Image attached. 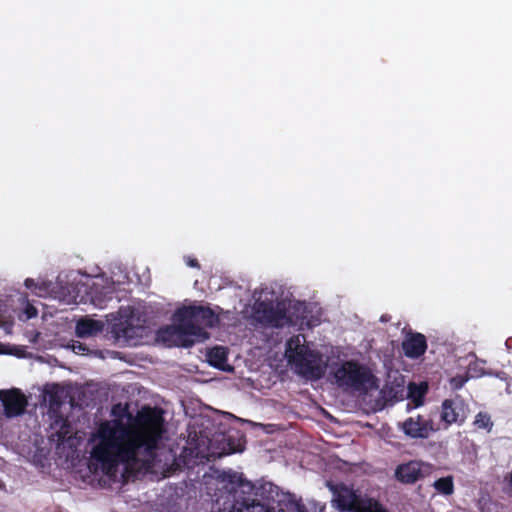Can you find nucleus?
Segmentation results:
<instances>
[{"label":"nucleus","mask_w":512,"mask_h":512,"mask_svg":"<svg viewBox=\"0 0 512 512\" xmlns=\"http://www.w3.org/2000/svg\"><path fill=\"white\" fill-rule=\"evenodd\" d=\"M74 349L78 348L79 350L85 351L86 349L83 347V344L79 343L78 346H73Z\"/></svg>","instance_id":"nucleus-26"},{"label":"nucleus","mask_w":512,"mask_h":512,"mask_svg":"<svg viewBox=\"0 0 512 512\" xmlns=\"http://www.w3.org/2000/svg\"><path fill=\"white\" fill-rule=\"evenodd\" d=\"M354 512H386L382 505L375 499L363 497L358 502Z\"/></svg>","instance_id":"nucleus-19"},{"label":"nucleus","mask_w":512,"mask_h":512,"mask_svg":"<svg viewBox=\"0 0 512 512\" xmlns=\"http://www.w3.org/2000/svg\"><path fill=\"white\" fill-rule=\"evenodd\" d=\"M255 305H256V304H254V305L252 306V311H255V309H256V308H255ZM254 313H255V312H252V315H253Z\"/></svg>","instance_id":"nucleus-29"},{"label":"nucleus","mask_w":512,"mask_h":512,"mask_svg":"<svg viewBox=\"0 0 512 512\" xmlns=\"http://www.w3.org/2000/svg\"><path fill=\"white\" fill-rule=\"evenodd\" d=\"M228 350L223 346H215L207 353V360L215 368L225 370L227 364Z\"/></svg>","instance_id":"nucleus-16"},{"label":"nucleus","mask_w":512,"mask_h":512,"mask_svg":"<svg viewBox=\"0 0 512 512\" xmlns=\"http://www.w3.org/2000/svg\"><path fill=\"white\" fill-rule=\"evenodd\" d=\"M51 408H59L64 403V389L59 384H53L45 389Z\"/></svg>","instance_id":"nucleus-17"},{"label":"nucleus","mask_w":512,"mask_h":512,"mask_svg":"<svg viewBox=\"0 0 512 512\" xmlns=\"http://www.w3.org/2000/svg\"><path fill=\"white\" fill-rule=\"evenodd\" d=\"M27 315L29 318L35 317L37 315V310L34 307L27 309Z\"/></svg>","instance_id":"nucleus-23"},{"label":"nucleus","mask_w":512,"mask_h":512,"mask_svg":"<svg viewBox=\"0 0 512 512\" xmlns=\"http://www.w3.org/2000/svg\"><path fill=\"white\" fill-rule=\"evenodd\" d=\"M394 476L396 480L402 484H415L424 477L422 463L416 460H411L409 462L399 464L395 469Z\"/></svg>","instance_id":"nucleus-12"},{"label":"nucleus","mask_w":512,"mask_h":512,"mask_svg":"<svg viewBox=\"0 0 512 512\" xmlns=\"http://www.w3.org/2000/svg\"><path fill=\"white\" fill-rule=\"evenodd\" d=\"M425 391H426V387L422 391H420V393H419V397L420 398L423 397V394L425 393Z\"/></svg>","instance_id":"nucleus-28"},{"label":"nucleus","mask_w":512,"mask_h":512,"mask_svg":"<svg viewBox=\"0 0 512 512\" xmlns=\"http://www.w3.org/2000/svg\"><path fill=\"white\" fill-rule=\"evenodd\" d=\"M136 328L128 323L127 321H120L114 323L111 328V333L117 341H123L130 344L131 340L135 336Z\"/></svg>","instance_id":"nucleus-15"},{"label":"nucleus","mask_w":512,"mask_h":512,"mask_svg":"<svg viewBox=\"0 0 512 512\" xmlns=\"http://www.w3.org/2000/svg\"><path fill=\"white\" fill-rule=\"evenodd\" d=\"M401 348L406 357L417 359L425 354L427 339L422 333L409 330L405 335Z\"/></svg>","instance_id":"nucleus-11"},{"label":"nucleus","mask_w":512,"mask_h":512,"mask_svg":"<svg viewBox=\"0 0 512 512\" xmlns=\"http://www.w3.org/2000/svg\"><path fill=\"white\" fill-rule=\"evenodd\" d=\"M472 425L474 426L475 430H484L489 433L491 432L494 423L489 413L480 411L476 414Z\"/></svg>","instance_id":"nucleus-20"},{"label":"nucleus","mask_w":512,"mask_h":512,"mask_svg":"<svg viewBox=\"0 0 512 512\" xmlns=\"http://www.w3.org/2000/svg\"><path fill=\"white\" fill-rule=\"evenodd\" d=\"M285 357L292 369L307 379L318 380L325 374L327 364L323 355L306 344L303 334L293 335L287 340Z\"/></svg>","instance_id":"nucleus-3"},{"label":"nucleus","mask_w":512,"mask_h":512,"mask_svg":"<svg viewBox=\"0 0 512 512\" xmlns=\"http://www.w3.org/2000/svg\"><path fill=\"white\" fill-rule=\"evenodd\" d=\"M32 284H33V279L28 278L25 280V286L27 288H30L32 286Z\"/></svg>","instance_id":"nucleus-25"},{"label":"nucleus","mask_w":512,"mask_h":512,"mask_svg":"<svg viewBox=\"0 0 512 512\" xmlns=\"http://www.w3.org/2000/svg\"><path fill=\"white\" fill-rule=\"evenodd\" d=\"M508 488H509L510 492H512V471L510 472L509 478H508Z\"/></svg>","instance_id":"nucleus-24"},{"label":"nucleus","mask_w":512,"mask_h":512,"mask_svg":"<svg viewBox=\"0 0 512 512\" xmlns=\"http://www.w3.org/2000/svg\"><path fill=\"white\" fill-rule=\"evenodd\" d=\"M187 265L192 268H200V264L196 258H188L186 261Z\"/></svg>","instance_id":"nucleus-22"},{"label":"nucleus","mask_w":512,"mask_h":512,"mask_svg":"<svg viewBox=\"0 0 512 512\" xmlns=\"http://www.w3.org/2000/svg\"><path fill=\"white\" fill-rule=\"evenodd\" d=\"M177 324L160 330L164 341L173 339L178 346L191 347L197 341L209 338L204 328L218 326L219 316L208 306L190 305L178 308L175 312Z\"/></svg>","instance_id":"nucleus-2"},{"label":"nucleus","mask_w":512,"mask_h":512,"mask_svg":"<svg viewBox=\"0 0 512 512\" xmlns=\"http://www.w3.org/2000/svg\"><path fill=\"white\" fill-rule=\"evenodd\" d=\"M217 480L221 484L219 490L227 493L224 504L231 502L228 512H253L256 506V499L251 494L254 485L244 479L242 473L231 469L223 470L218 474Z\"/></svg>","instance_id":"nucleus-4"},{"label":"nucleus","mask_w":512,"mask_h":512,"mask_svg":"<svg viewBox=\"0 0 512 512\" xmlns=\"http://www.w3.org/2000/svg\"><path fill=\"white\" fill-rule=\"evenodd\" d=\"M441 420L445 423V428L453 423L462 424L466 418L463 412V404L457 403L451 399H445L442 402Z\"/></svg>","instance_id":"nucleus-13"},{"label":"nucleus","mask_w":512,"mask_h":512,"mask_svg":"<svg viewBox=\"0 0 512 512\" xmlns=\"http://www.w3.org/2000/svg\"><path fill=\"white\" fill-rule=\"evenodd\" d=\"M0 400L4 406V413L8 418L22 415L28 405L26 396L17 388L0 391Z\"/></svg>","instance_id":"nucleus-9"},{"label":"nucleus","mask_w":512,"mask_h":512,"mask_svg":"<svg viewBox=\"0 0 512 512\" xmlns=\"http://www.w3.org/2000/svg\"><path fill=\"white\" fill-rule=\"evenodd\" d=\"M335 378L339 385L356 390L366 389L374 381L370 369L354 360L344 362L335 372Z\"/></svg>","instance_id":"nucleus-6"},{"label":"nucleus","mask_w":512,"mask_h":512,"mask_svg":"<svg viewBox=\"0 0 512 512\" xmlns=\"http://www.w3.org/2000/svg\"><path fill=\"white\" fill-rule=\"evenodd\" d=\"M258 508V512H308L294 495L264 478L258 480Z\"/></svg>","instance_id":"nucleus-5"},{"label":"nucleus","mask_w":512,"mask_h":512,"mask_svg":"<svg viewBox=\"0 0 512 512\" xmlns=\"http://www.w3.org/2000/svg\"><path fill=\"white\" fill-rule=\"evenodd\" d=\"M263 293V289H258V324L273 328H282L290 324L285 303L279 300L260 301Z\"/></svg>","instance_id":"nucleus-7"},{"label":"nucleus","mask_w":512,"mask_h":512,"mask_svg":"<svg viewBox=\"0 0 512 512\" xmlns=\"http://www.w3.org/2000/svg\"><path fill=\"white\" fill-rule=\"evenodd\" d=\"M466 381H467V378H465L463 376H455L451 379L450 382H451V386L453 389L459 390L464 386Z\"/></svg>","instance_id":"nucleus-21"},{"label":"nucleus","mask_w":512,"mask_h":512,"mask_svg":"<svg viewBox=\"0 0 512 512\" xmlns=\"http://www.w3.org/2000/svg\"><path fill=\"white\" fill-rule=\"evenodd\" d=\"M432 486L438 494L450 496L454 493L453 476L449 475L446 477H441L435 480Z\"/></svg>","instance_id":"nucleus-18"},{"label":"nucleus","mask_w":512,"mask_h":512,"mask_svg":"<svg viewBox=\"0 0 512 512\" xmlns=\"http://www.w3.org/2000/svg\"><path fill=\"white\" fill-rule=\"evenodd\" d=\"M232 452H238V451H242V447H240V445L237 447V448H231Z\"/></svg>","instance_id":"nucleus-27"},{"label":"nucleus","mask_w":512,"mask_h":512,"mask_svg":"<svg viewBox=\"0 0 512 512\" xmlns=\"http://www.w3.org/2000/svg\"><path fill=\"white\" fill-rule=\"evenodd\" d=\"M163 410L144 406L130 425L120 419L106 420L97 428V441L91 450V459L108 477L115 476L120 465L139 462L141 450L154 458L165 433Z\"/></svg>","instance_id":"nucleus-1"},{"label":"nucleus","mask_w":512,"mask_h":512,"mask_svg":"<svg viewBox=\"0 0 512 512\" xmlns=\"http://www.w3.org/2000/svg\"><path fill=\"white\" fill-rule=\"evenodd\" d=\"M330 488L333 492V501L337 509L341 512H354L362 495L357 494L355 490L344 484H337Z\"/></svg>","instance_id":"nucleus-10"},{"label":"nucleus","mask_w":512,"mask_h":512,"mask_svg":"<svg viewBox=\"0 0 512 512\" xmlns=\"http://www.w3.org/2000/svg\"><path fill=\"white\" fill-rule=\"evenodd\" d=\"M258 428L262 427L263 425L261 423H257Z\"/></svg>","instance_id":"nucleus-30"},{"label":"nucleus","mask_w":512,"mask_h":512,"mask_svg":"<svg viewBox=\"0 0 512 512\" xmlns=\"http://www.w3.org/2000/svg\"><path fill=\"white\" fill-rule=\"evenodd\" d=\"M400 430L412 439H427L432 432L437 429L433 425V421L425 419L421 415L411 416L399 423Z\"/></svg>","instance_id":"nucleus-8"},{"label":"nucleus","mask_w":512,"mask_h":512,"mask_svg":"<svg viewBox=\"0 0 512 512\" xmlns=\"http://www.w3.org/2000/svg\"><path fill=\"white\" fill-rule=\"evenodd\" d=\"M104 323L100 320L81 318L77 321L75 332L79 338L95 336L102 332Z\"/></svg>","instance_id":"nucleus-14"}]
</instances>
